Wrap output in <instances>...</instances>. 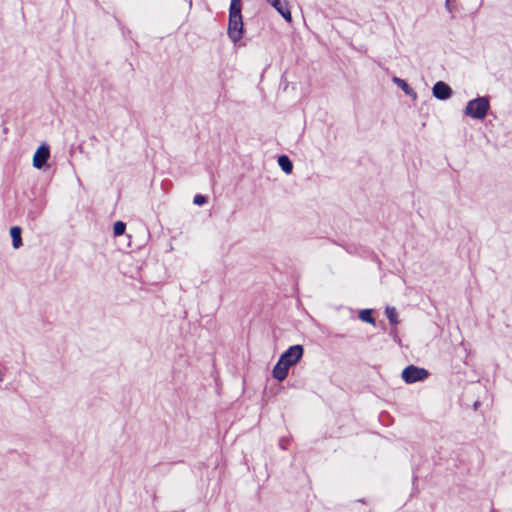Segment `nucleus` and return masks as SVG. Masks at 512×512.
<instances>
[{"label": "nucleus", "mask_w": 512, "mask_h": 512, "mask_svg": "<svg viewBox=\"0 0 512 512\" xmlns=\"http://www.w3.org/2000/svg\"><path fill=\"white\" fill-rule=\"evenodd\" d=\"M304 354L302 345L290 346L284 353L281 354L277 363L273 367L272 376L282 382L288 375L289 368L296 365Z\"/></svg>", "instance_id": "nucleus-1"}, {"label": "nucleus", "mask_w": 512, "mask_h": 512, "mask_svg": "<svg viewBox=\"0 0 512 512\" xmlns=\"http://www.w3.org/2000/svg\"><path fill=\"white\" fill-rule=\"evenodd\" d=\"M243 34V20L241 14V7L230 6L229 8V23H228V36L234 42H238Z\"/></svg>", "instance_id": "nucleus-2"}, {"label": "nucleus", "mask_w": 512, "mask_h": 512, "mask_svg": "<svg viewBox=\"0 0 512 512\" xmlns=\"http://www.w3.org/2000/svg\"><path fill=\"white\" fill-rule=\"evenodd\" d=\"M490 108V102L488 97H477L467 102L464 109V114L468 117L477 120H483Z\"/></svg>", "instance_id": "nucleus-3"}, {"label": "nucleus", "mask_w": 512, "mask_h": 512, "mask_svg": "<svg viewBox=\"0 0 512 512\" xmlns=\"http://www.w3.org/2000/svg\"><path fill=\"white\" fill-rule=\"evenodd\" d=\"M428 376L429 372L425 368L414 365H409L402 371V379L407 384L424 381Z\"/></svg>", "instance_id": "nucleus-4"}, {"label": "nucleus", "mask_w": 512, "mask_h": 512, "mask_svg": "<svg viewBox=\"0 0 512 512\" xmlns=\"http://www.w3.org/2000/svg\"><path fill=\"white\" fill-rule=\"evenodd\" d=\"M50 157V148L46 144H42L36 150L33 156V166L37 169H42Z\"/></svg>", "instance_id": "nucleus-5"}, {"label": "nucleus", "mask_w": 512, "mask_h": 512, "mask_svg": "<svg viewBox=\"0 0 512 512\" xmlns=\"http://www.w3.org/2000/svg\"><path fill=\"white\" fill-rule=\"evenodd\" d=\"M433 96L439 100H447L452 96L451 87L443 81H438L432 88Z\"/></svg>", "instance_id": "nucleus-6"}, {"label": "nucleus", "mask_w": 512, "mask_h": 512, "mask_svg": "<svg viewBox=\"0 0 512 512\" xmlns=\"http://www.w3.org/2000/svg\"><path fill=\"white\" fill-rule=\"evenodd\" d=\"M270 5L287 21H292V15L286 0H273Z\"/></svg>", "instance_id": "nucleus-7"}, {"label": "nucleus", "mask_w": 512, "mask_h": 512, "mask_svg": "<svg viewBox=\"0 0 512 512\" xmlns=\"http://www.w3.org/2000/svg\"><path fill=\"white\" fill-rule=\"evenodd\" d=\"M392 81H393V83H395V84H396L400 89H402V91H403L406 95L411 96V97H413L414 99L417 97V93H416V92H415V91H414V90L409 86V84H408L405 80H403V79H401V78H399V77L394 76V77L392 78Z\"/></svg>", "instance_id": "nucleus-8"}, {"label": "nucleus", "mask_w": 512, "mask_h": 512, "mask_svg": "<svg viewBox=\"0 0 512 512\" xmlns=\"http://www.w3.org/2000/svg\"><path fill=\"white\" fill-rule=\"evenodd\" d=\"M21 233H22V230L18 226H13L10 229V235H11V238H12V245H13V248H15V249H18L23 244L22 243Z\"/></svg>", "instance_id": "nucleus-9"}, {"label": "nucleus", "mask_w": 512, "mask_h": 512, "mask_svg": "<svg viewBox=\"0 0 512 512\" xmlns=\"http://www.w3.org/2000/svg\"><path fill=\"white\" fill-rule=\"evenodd\" d=\"M278 165L286 174H290L293 170V163L286 155H281L278 157Z\"/></svg>", "instance_id": "nucleus-10"}, {"label": "nucleus", "mask_w": 512, "mask_h": 512, "mask_svg": "<svg viewBox=\"0 0 512 512\" xmlns=\"http://www.w3.org/2000/svg\"><path fill=\"white\" fill-rule=\"evenodd\" d=\"M385 315L388 318L391 325L396 326L399 323L398 313L395 307L387 306L385 309Z\"/></svg>", "instance_id": "nucleus-11"}, {"label": "nucleus", "mask_w": 512, "mask_h": 512, "mask_svg": "<svg viewBox=\"0 0 512 512\" xmlns=\"http://www.w3.org/2000/svg\"><path fill=\"white\" fill-rule=\"evenodd\" d=\"M359 319L369 324H375V319L372 317L371 309H363L359 312Z\"/></svg>", "instance_id": "nucleus-12"}, {"label": "nucleus", "mask_w": 512, "mask_h": 512, "mask_svg": "<svg viewBox=\"0 0 512 512\" xmlns=\"http://www.w3.org/2000/svg\"><path fill=\"white\" fill-rule=\"evenodd\" d=\"M126 230V224L122 221H117L114 224L113 231L115 236H120L124 234Z\"/></svg>", "instance_id": "nucleus-13"}, {"label": "nucleus", "mask_w": 512, "mask_h": 512, "mask_svg": "<svg viewBox=\"0 0 512 512\" xmlns=\"http://www.w3.org/2000/svg\"><path fill=\"white\" fill-rule=\"evenodd\" d=\"M207 202V198L204 195L197 194L194 196L193 203L195 205L201 206L204 205Z\"/></svg>", "instance_id": "nucleus-14"}, {"label": "nucleus", "mask_w": 512, "mask_h": 512, "mask_svg": "<svg viewBox=\"0 0 512 512\" xmlns=\"http://www.w3.org/2000/svg\"><path fill=\"white\" fill-rule=\"evenodd\" d=\"M40 214H41V209L30 210L28 212V217L32 220H36Z\"/></svg>", "instance_id": "nucleus-15"}, {"label": "nucleus", "mask_w": 512, "mask_h": 512, "mask_svg": "<svg viewBox=\"0 0 512 512\" xmlns=\"http://www.w3.org/2000/svg\"><path fill=\"white\" fill-rule=\"evenodd\" d=\"M230 6L241 7V0H231Z\"/></svg>", "instance_id": "nucleus-16"}, {"label": "nucleus", "mask_w": 512, "mask_h": 512, "mask_svg": "<svg viewBox=\"0 0 512 512\" xmlns=\"http://www.w3.org/2000/svg\"><path fill=\"white\" fill-rule=\"evenodd\" d=\"M450 3H451V0H446V1H445V7H446V9H447L449 12H451V11H452V8H451Z\"/></svg>", "instance_id": "nucleus-17"}, {"label": "nucleus", "mask_w": 512, "mask_h": 512, "mask_svg": "<svg viewBox=\"0 0 512 512\" xmlns=\"http://www.w3.org/2000/svg\"><path fill=\"white\" fill-rule=\"evenodd\" d=\"M4 377H5V372L4 370L0 367V382H2L4 380Z\"/></svg>", "instance_id": "nucleus-18"}, {"label": "nucleus", "mask_w": 512, "mask_h": 512, "mask_svg": "<svg viewBox=\"0 0 512 512\" xmlns=\"http://www.w3.org/2000/svg\"><path fill=\"white\" fill-rule=\"evenodd\" d=\"M269 4L273 1V0H266Z\"/></svg>", "instance_id": "nucleus-19"}]
</instances>
